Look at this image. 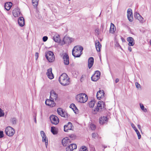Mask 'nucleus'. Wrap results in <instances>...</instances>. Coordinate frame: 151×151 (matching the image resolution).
<instances>
[{
	"mask_svg": "<svg viewBox=\"0 0 151 151\" xmlns=\"http://www.w3.org/2000/svg\"><path fill=\"white\" fill-rule=\"evenodd\" d=\"M79 151H88L86 147L84 146H82L80 149Z\"/></svg>",
	"mask_w": 151,
	"mask_h": 151,
	"instance_id": "obj_36",
	"label": "nucleus"
},
{
	"mask_svg": "<svg viewBox=\"0 0 151 151\" xmlns=\"http://www.w3.org/2000/svg\"><path fill=\"white\" fill-rule=\"evenodd\" d=\"M115 46L116 47H119L120 48H122L121 46L120 45L119 43L117 42H115Z\"/></svg>",
	"mask_w": 151,
	"mask_h": 151,
	"instance_id": "obj_44",
	"label": "nucleus"
},
{
	"mask_svg": "<svg viewBox=\"0 0 151 151\" xmlns=\"http://www.w3.org/2000/svg\"><path fill=\"white\" fill-rule=\"evenodd\" d=\"M100 75L101 73L99 71H96L95 73L91 77V80L94 81H97L100 78Z\"/></svg>",
	"mask_w": 151,
	"mask_h": 151,
	"instance_id": "obj_8",
	"label": "nucleus"
},
{
	"mask_svg": "<svg viewBox=\"0 0 151 151\" xmlns=\"http://www.w3.org/2000/svg\"><path fill=\"white\" fill-rule=\"evenodd\" d=\"M94 63V59L92 57H90L88 61V67L89 69H90L93 65Z\"/></svg>",
	"mask_w": 151,
	"mask_h": 151,
	"instance_id": "obj_24",
	"label": "nucleus"
},
{
	"mask_svg": "<svg viewBox=\"0 0 151 151\" xmlns=\"http://www.w3.org/2000/svg\"><path fill=\"white\" fill-rule=\"evenodd\" d=\"M77 146L76 144H70L66 148V151H73L74 149H76Z\"/></svg>",
	"mask_w": 151,
	"mask_h": 151,
	"instance_id": "obj_14",
	"label": "nucleus"
},
{
	"mask_svg": "<svg viewBox=\"0 0 151 151\" xmlns=\"http://www.w3.org/2000/svg\"><path fill=\"white\" fill-rule=\"evenodd\" d=\"M51 132L54 134H57V131L55 127H51Z\"/></svg>",
	"mask_w": 151,
	"mask_h": 151,
	"instance_id": "obj_32",
	"label": "nucleus"
},
{
	"mask_svg": "<svg viewBox=\"0 0 151 151\" xmlns=\"http://www.w3.org/2000/svg\"><path fill=\"white\" fill-rule=\"evenodd\" d=\"M131 126L133 129L136 132L138 137V139H140L141 138V135L138 131V130L137 129L136 127L135 126L134 124L132 123H131Z\"/></svg>",
	"mask_w": 151,
	"mask_h": 151,
	"instance_id": "obj_27",
	"label": "nucleus"
},
{
	"mask_svg": "<svg viewBox=\"0 0 151 151\" xmlns=\"http://www.w3.org/2000/svg\"><path fill=\"white\" fill-rule=\"evenodd\" d=\"M4 112H3V110L0 108V116H4Z\"/></svg>",
	"mask_w": 151,
	"mask_h": 151,
	"instance_id": "obj_41",
	"label": "nucleus"
},
{
	"mask_svg": "<svg viewBox=\"0 0 151 151\" xmlns=\"http://www.w3.org/2000/svg\"><path fill=\"white\" fill-rule=\"evenodd\" d=\"M71 141L68 137L64 138L62 140V143L64 146H66L70 144Z\"/></svg>",
	"mask_w": 151,
	"mask_h": 151,
	"instance_id": "obj_11",
	"label": "nucleus"
},
{
	"mask_svg": "<svg viewBox=\"0 0 151 151\" xmlns=\"http://www.w3.org/2000/svg\"><path fill=\"white\" fill-rule=\"evenodd\" d=\"M70 107L71 108L76 114H77L78 112V109L74 104H72L70 106Z\"/></svg>",
	"mask_w": 151,
	"mask_h": 151,
	"instance_id": "obj_30",
	"label": "nucleus"
},
{
	"mask_svg": "<svg viewBox=\"0 0 151 151\" xmlns=\"http://www.w3.org/2000/svg\"><path fill=\"white\" fill-rule=\"evenodd\" d=\"M127 16L129 21L132 22L133 20V15L132 10L131 9H128L127 11Z\"/></svg>",
	"mask_w": 151,
	"mask_h": 151,
	"instance_id": "obj_12",
	"label": "nucleus"
},
{
	"mask_svg": "<svg viewBox=\"0 0 151 151\" xmlns=\"http://www.w3.org/2000/svg\"><path fill=\"white\" fill-rule=\"evenodd\" d=\"M57 112L58 114L61 116L66 117V115L67 114V113L65 111H64L62 108H58L57 109Z\"/></svg>",
	"mask_w": 151,
	"mask_h": 151,
	"instance_id": "obj_18",
	"label": "nucleus"
},
{
	"mask_svg": "<svg viewBox=\"0 0 151 151\" xmlns=\"http://www.w3.org/2000/svg\"><path fill=\"white\" fill-rule=\"evenodd\" d=\"M68 116L67 115H66V117H68V116Z\"/></svg>",
	"mask_w": 151,
	"mask_h": 151,
	"instance_id": "obj_56",
	"label": "nucleus"
},
{
	"mask_svg": "<svg viewBox=\"0 0 151 151\" xmlns=\"http://www.w3.org/2000/svg\"><path fill=\"white\" fill-rule=\"evenodd\" d=\"M95 101L94 100H92L89 103V106L90 107H93L95 104Z\"/></svg>",
	"mask_w": 151,
	"mask_h": 151,
	"instance_id": "obj_34",
	"label": "nucleus"
},
{
	"mask_svg": "<svg viewBox=\"0 0 151 151\" xmlns=\"http://www.w3.org/2000/svg\"><path fill=\"white\" fill-rule=\"evenodd\" d=\"M103 146L104 147V149L107 147L106 146H105V145H103Z\"/></svg>",
	"mask_w": 151,
	"mask_h": 151,
	"instance_id": "obj_54",
	"label": "nucleus"
},
{
	"mask_svg": "<svg viewBox=\"0 0 151 151\" xmlns=\"http://www.w3.org/2000/svg\"><path fill=\"white\" fill-rule=\"evenodd\" d=\"M140 106L141 109L144 112L147 111V110L146 108H145L144 106L142 104H140Z\"/></svg>",
	"mask_w": 151,
	"mask_h": 151,
	"instance_id": "obj_37",
	"label": "nucleus"
},
{
	"mask_svg": "<svg viewBox=\"0 0 151 151\" xmlns=\"http://www.w3.org/2000/svg\"><path fill=\"white\" fill-rule=\"evenodd\" d=\"M134 17L136 19H138L141 23H143L144 22L143 18L138 13H135L134 15Z\"/></svg>",
	"mask_w": 151,
	"mask_h": 151,
	"instance_id": "obj_17",
	"label": "nucleus"
},
{
	"mask_svg": "<svg viewBox=\"0 0 151 151\" xmlns=\"http://www.w3.org/2000/svg\"><path fill=\"white\" fill-rule=\"evenodd\" d=\"M97 135V134L96 133H93L92 134V137L93 138H95Z\"/></svg>",
	"mask_w": 151,
	"mask_h": 151,
	"instance_id": "obj_45",
	"label": "nucleus"
},
{
	"mask_svg": "<svg viewBox=\"0 0 151 151\" xmlns=\"http://www.w3.org/2000/svg\"><path fill=\"white\" fill-rule=\"evenodd\" d=\"M77 101L81 103H84L88 99V96L84 93H81L78 95L76 97Z\"/></svg>",
	"mask_w": 151,
	"mask_h": 151,
	"instance_id": "obj_3",
	"label": "nucleus"
},
{
	"mask_svg": "<svg viewBox=\"0 0 151 151\" xmlns=\"http://www.w3.org/2000/svg\"><path fill=\"white\" fill-rule=\"evenodd\" d=\"M137 127H138V128H139V129L140 130H141V126L140 125H139V124H138L137 125Z\"/></svg>",
	"mask_w": 151,
	"mask_h": 151,
	"instance_id": "obj_52",
	"label": "nucleus"
},
{
	"mask_svg": "<svg viewBox=\"0 0 151 151\" xmlns=\"http://www.w3.org/2000/svg\"><path fill=\"white\" fill-rule=\"evenodd\" d=\"M48 39V37L47 36H45L43 37L42 40L44 42H46Z\"/></svg>",
	"mask_w": 151,
	"mask_h": 151,
	"instance_id": "obj_47",
	"label": "nucleus"
},
{
	"mask_svg": "<svg viewBox=\"0 0 151 151\" xmlns=\"http://www.w3.org/2000/svg\"><path fill=\"white\" fill-rule=\"evenodd\" d=\"M135 85H136V87L137 88H141L140 85L137 82H136Z\"/></svg>",
	"mask_w": 151,
	"mask_h": 151,
	"instance_id": "obj_46",
	"label": "nucleus"
},
{
	"mask_svg": "<svg viewBox=\"0 0 151 151\" xmlns=\"http://www.w3.org/2000/svg\"><path fill=\"white\" fill-rule=\"evenodd\" d=\"M46 75L48 78L50 79H52L54 78L53 75L52 73V69L51 68H49L47 70Z\"/></svg>",
	"mask_w": 151,
	"mask_h": 151,
	"instance_id": "obj_21",
	"label": "nucleus"
},
{
	"mask_svg": "<svg viewBox=\"0 0 151 151\" xmlns=\"http://www.w3.org/2000/svg\"><path fill=\"white\" fill-rule=\"evenodd\" d=\"M54 40L56 42H59L60 40L59 36H54Z\"/></svg>",
	"mask_w": 151,
	"mask_h": 151,
	"instance_id": "obj_35",
	"label": "nucleus"
},
{
	"mask_svg": "<svg viewBox=\"0 0 151 151\" xmlns=\"http://www.w3.org/2000/svg\"><path fill=\"white\" fill-rule=\"evenodd\" d=\"M12 13L13 16L15 17H17L20 15L21 12L19 10V9L17 7L13 10Z\"/></svg>",
	"mask_w": 151,
	"mask_h": 151,
	"instance_id": "obj_15",
	"label": "nucleus"
},
{
	"mask_svg": "<svg viewBox=\"0 0 151 151\" xmlns=\"http://www.w3.org/2000/svg\"><path fill=\"white\" fill-rule=\"evenodd\" d=\"M35 57L36 58V59H37L38 58V53L36 52L35 53Z\"/></svg>",
	"mask_w": 151,
	"mask_h": 151,
	"instance_id": "obj_50",
	"label": "nucleus"
},
{
	"mask_svg": "<svg viewBox=\"0 0 151 151\" xmlns=\"http://www.w3.org/2000/svg\"><path fill=\"white\" fill-rule=\"evenodd\" d=\"M128 50L129 51L131 52L132 51L131 47H130L129 46L128 47Z\"/></svg>",
	"mask_w": 151,
	"mask_h": 151,
	"instance_id": "obj_51",
	"label": "nucleus"
},
{
	"mask_svg": "<svg viewBox=\"0 0 151 151\" xmlns=\"http://www.w3.org/2000/svg\"><path fill=\"white\" fill-rule=\"evenodd\" d=\"M39 0H32V4L35 8L37 7Z\"/></svg>",
	"mask_w": 151,
	"mask_h": 151,
	"instance_id": "obj_33",
	"label": "nucleus"
},
{
	"mask_svg": "<svg viewBox=\"0 0 151 151\" xmlns=\"http://www.w3.org/2000/svg\"><path fill=\"white\" fill-rule=\"evenodd\" d=\"M71 42V38L68 37H65L63 39V41L62 42V44L63 45L64 44H69Z\"/></svg>",
	"mask_w": 151,
	"mask_h": 151,
	"instance_id": "obj_16",
	"label": "nucleus"
},
{
	"mask_svg": "<svg viewBox=\"0 0 151 151\" xmlns=\"http://www.w3.org/2000/svg\"><path fill=\"white\" fill-rule=\"evenodd\" d=\"M70 78L65 73H63L60 76L59 79V83L63 86H67L70 83Z\"/></svg>",
	"mask_w": 151,
	"mask_h": 151,
	"instance_id": "obj_1",
	"label": "nucleus"
},
{
	"mask_svg": "<svg viewBox=\"0 0 151 151\" xmlns=\"http://www.w3.org/2000/svg\"><path fill=\"white\" fill-rule=\"evenodd\" d=\"M95 31L96 35H99V29H95Z\"/></svg>",
	"mask_w": 151,
	"mask_h": 151,
	"instance_id": "obj_43",
	"label": "nucleus"
},
{
	"mask_svg": "<svg viewBox=\"0 0 151 151\" xmlns=\"http://www.w3.org/2000/svg\"><path fill=\"white\" fill-rule=\"evenodd\" d=\"M5 131L6 135L10 137L13 136L15 132L14 129L10 126L6 127Z\"/></svg>",
	"mask_w": 151,
	"mask_h": 151,
	"instance_id": "obj_6",
	"label": "nucleus"
},
{
	"mask_svg": "<svg viewBox=\"0 0 151 151\" xmlns=\"http://www.w3.org/2000/svg\"><path fill=\"white\" fill-rule=\"evenodd\" d=\"M96 49L97 51L99 52L101 49V45L99 40H96L95 42Z\"/></svg>",
	"mask_w": 151,
	"mask_h": 151,
	"instance_id": "obj_26",
	"label": "nucleus"
},
{
	"mask_svg": "<svg viewBox=\"0 0 151 151\" xmlns=\"http://www.w3.org/2000/svg\"><path fill=\"white\" fill-rule=\"evenodd\" d=\"M150 45H151V40L150 41Z\"/></svg>",
	"mask_w": 151,
	"mask_h": 151,
	"instance_id": "obj_55",
	"label": "nucleus"
},
{
	"mask_svg": "<svg viewBox=\"0 0 151 151\" xmlns=\"http://www.w3.org/2000/svg\"><path fill=\"white\" fill-rule=\"evenodd\" d=\"M105 106V103L102 101H99L97 104V106L96 108L93 110V113L94 114H96V111L99 112H101L103 109H104Z\"/></svg>",
	"mask_w": 151,
	"mask_h": 151,
	"instance_id": "obj_4",
	"label": "nucleus"
},
{
	"mask_svg": "<svg viewBox=\"0 0 151 151\" xmlns=\"http://www.w3.org/2000/svg\"><path fill=\"white\" fill-rule=\"evenodd\" d=\"M104 93L103 90H99V91L96 94V97L97 98L100 100L101 98L104 96Z\"/></svg>",
	"mask_w": 151,
	"mask_h": 151,
	"instance_id": "obj_22",
	"label": "nucleus"
},
{
	"mask_svg": "<svg viewBox=\"0 0 151 151\" xmlns=\"http://www.w3.org/2000/svg\"><path fill=\"white\" fill-rule=\"evenodd\" d=\"M72 124L70 122H68L67 125H64V131L67 132L68 130H72Z\"/></svg>",
	"mask_w": 151,
	"mask_h": 151,
	"instance_id": "obj_20",
	"label": "nucleus"
},
{
	"mask_svg": "<svg viewBox=\"0 0 151 151\" xmlns=\"http://www.w3.org/2000/svg\"><path fill=\"white\" fill-rule=\"evenodd\" d=\"M45 103L46 105L50 106L51 107H53L55 106V103L54 102V101L50 99L46 100L45 101Z\"/></svg>",
	"mask_w": 151,
	"mask_h": 151,
	"instance_id": "obj_19",
	"label": "nucleus"
},
{
	"mask_svg": "<svg viewBox=\"0 0 151 151\" xmlns=\"http://www.w3.org/2000/svg\"><path fill=\"white\" fill-rule=\"evenodd\" d=\"M16 120L17 119L16 118H12L11 120V121L12 122V124H16Z\"/></svg>",
	"mask_w": 151,
	"mask_h": 151,
	"instance_id": "obj_38",
	"label": "nucleus"
},
{
	"mask_svg": "<svg viewBox=\"0 0 151 151\" xmlns=\"http://www.w3.org/2000/svg\"><path fill=\"white\" fill-rule=\"evenodd\" d=\"M18 22L19 26L23 27L24 24V18L22 17H20L18 19Z\"/></svg>",
	"mask_w": 151,
	"mask_h": 151,
	"instance_id": "obj_28",
	"label": "nucleus"
},
{
	"mask_svg": "<svg viewBox=\"0 0 151 151\" xmlns=\"http://www.w3.org/2000/svg\"><path fill=\"white\" fill-rule=\"evenodd\" d=\"M90 128L92 130H94L96 128V126L94 124H91L90 126Z\"/></svg>",
	"mask_w": 151,
	"mask_h": 151,
	"instance_id": "obj_40",
	"label": "nucleus"
},
{
	"mask_svg": "<svg viewBox=\"0 0 151 151\" xmlns=\"http://www.w3.org/2000/svg\"><path fill=\"white\" fill-rule=\"evenodd\" d=\"M119 79L118 78H116L115 80V82L116 83H118L119 81Z\"/></svg>",
	"mask_w": 151,
	"mask_h": 151,
	"instance_id": "obj_53",
	"label": "nucleus"
},
{
	"mask_svg": "<svg viewBox=\"0 0 151 151\" xmlns=\"http://www.w3.org/2000/svg\"><path fill=\"white\" fill-rule=\"evenodd\" d=\"M107 121V118L106 116L101 117L99 119V122L101 124L106 123Z\"/></svg>",
	"mask_w": 151,
	"mask_h": 151,
	"instance_id": "obj_23",
	"label": "nucleus"
},
{
	"mask_svg": "<svg viewBox=\"0 0 151 151\" xmlns=\"http://www.w3.org/2000/svg\"><path fill=\"white\" fill-rule=\"evenodd\" d=\"M4 136V135L3 132L2 131H0V138L3 137Z\"/></svg>",
	"mask_w": 151,
	"mask_h": 151,
	"instance_id": "obj_48",
	"label": "nucleus"
},
{
	"mask_svg": "<svg viewBox=\"0 0 151 151\" xmlns=\"http://www.w3.org/2000/svg\"><path fill=\"white\" fill-rule=\"evenodd\" d=\"M115 30L116 27L114 24L112 23H111L109 31L110 32L112 33H113L114 32Z\"/></svg>",
	"mask_w": 151,
	"mask_h": 151,
	"instance_id": "obj_31",
	"label": "nucleus"
},
{
	"mask_svg": "<svg viewBox=\"0 0 151 151\" xmlns=\"http://www.w3.org/2000/svg\"><path fill=\"white\" fill-rule=\"evenodd\" d=\"M12 4L11 2H7L4 5L5 9L7 11L9 10L12 6Z\"/></svg>",
	"mask_w": 151,
	"mask_h": 151,
	"instance_id": "obj_29",
	"label": "nucleus"
},
{
	"mask_svg": "<svg viewBox=\"0 0 151 151\" xmlns=\"http://www.w3.org/2000/svg\"><path fill=\"white\" fill-rule=\"evenodd\" d=\"M83 48L81 46L77 45L75 46L72 51L73 55L75 57H80L82 53Z\"/></svg>",
	"mask_w": 151,
	"mask_h": 151,
	"instance_id": "obj_2",
	"label": "nucleus"
},
{
	"mask_svg": "<svg viewBox=\"0 0 151 151\" xmlns=\"http://www.w3.org/2000/svg\"><path fill=\"white\" fill-rule=\"evenodd\" d=\"M63 59L65 65H68L69 64V57L68 55L66 53L63 54Z\"/></svg>",
	"mask_w": 151,
	"mask_h": 151,
	"instance_id": "obj_13",
	"label": "nucleus"
},
{
	"mask_svg": "<svg viewBox=\"0 0 151 151\" xmlns=\"http://www.w3.org/2000/svg\"><path fill=\"white\" fill-rule=\"evenodd\" d=\"M34 121L36 123H37V121H36V114H35V115L34 116Z\"/></svg>",
	"mask_w": 151,
	"mask_h": 151,
	"instance_id": "obj_49",
	"label": "nucleus"
},
{
	"mask_svg": "<svg viewBox=\"0 0 151 151\" xmlns=\"http://www.w3.org/2000/svg\"><path fill=\"white\" fill-rule=\"evenodd\" d=\"M58 98V94L56 93L53 90H52L50 92V99H51V100L54 101V100L55 101H57Z\"/></svg>",
	"mask_w": 151,
	"mask_h": 151,
	"instance_id": "obj_10",
	"label": "nucleus"
},
{
	"mask_svg": "<svg viewBox=\"0 0 151 151\" xmlns=\"http://www.w3.org/2000/svg\"><path fill=\"white\" fill-rule=\"evenodd\" d=\"M45 56L49 62H52L55 60V57L53 52L48 51L46 53Z\"/></svg>",
	"mask_w": 151,
	"mask_h": 151,
	"instance_id": "obj_5",
	"label": "nucleus"
},
{
	"mask_svg": "<svg viewBox=\"0 0 151 151\" xmlns=\"http://www.w3.org/2000/svg\"><path fill=\"white\" fill-rule=\"evenodd\" d=\"M51 123L57 125L59 122V120L58 117L54 115H52L50 117Z\"/></svg>",
	"mask_w": 151,
	"mask_h": 151,
	"instance_id": "obj_7",
	"label": "nucleus"
},
{
	"mask_svg": "<svg viewBox=\"0 0 151 151\" xmlns=\"http://www.w3.org/2000/svg\"><path fill=\"white\" fill-rule=\"evenodd\" d=\"M40 134L42 137V141L43 142H45V145L46 147L47 148L48 145V139L45 132L43 131H40Z\"/></svg>",
	"mask_w": 151,
	"mask_h": 151,
	"instance_id": "obj_9",
	"label": "nucleus"
},
{
	"mask_svg": "<svg viewBox=\"0 0 151 151\" xmlns=\"http://www.w3.org/2000/svg\"><path fill=\"white\" fill-rule=\"evenodd\" d=\"M101 30L102 32H103L104 30V32L106 31V29H104V24H102L101 26Z\"/></svg>",
	"mask_w": 151,
	"mask_h": 151,
	"instance_id": "obj_39",
	"label": "nucleus"
},
{
	"mask_svg": "<svg viewBox=\"0 0 151 151\" xmlns=\"http://www.w3.org/2000/svg\"><path fill=\"white\" fill-rule=\"evenodd\" d=\"M127 40L129 42L128 45L129 46H133L134 44V40L132 37H128L127 38Z\"/></svg>",
	"mask_w": 151,
	"mask_h": 151,
	"instance_id": "obj_25",
	"label": "nucleus"
},
{
	"mask_svg": "<svg viewBox=\"0 0 151 151\" xmlns=\"http://www.w3.org/2000/svg\"><path fill=\"white\" fill-rule=\"evenodd\" d=\"M70 138H71L72 139H74L76 138V136L74 134H71L69 135Z\"/></svg>",
	"mask_w": 151,
	"mask_h": 151,
	"instance_id": "obj_42",
	"label": "nucleus"
}]
</instances>
